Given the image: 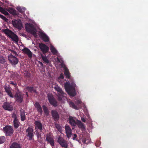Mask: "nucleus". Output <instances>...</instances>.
I'll return each mask as SVG.
<instances>
[{
	"mask_svg": "<svg viewBox=\"0 0 148 148\" xmlns=\"http://www.w3.org/2000/svg\"><path fill=\"white\" fill-rule=\"evenodd\" d=\"M2 31L6 35L11 38L12 40L16 42H18V36L11 30L9 29H6L2 30Z\"/></svg>",
	"mask_w": 148,
	"mask_h": 148,
	"instance_id": "f257e3e1",
	"label": "nucleus"
},
{
	"mask_svg": "<svg viewBox=\"0 0 148 148\" xmlns=\"http://www.w3.org/2000/svg\"><path fill=\"white\" fill-rule=\"evenodd\" d=\"M26 95H27V96H28V95H27V93H26Z\"/></svg>",
	"mask_w": 148,
	"mask_h": 148,
	"instance_id": "4d7b16f0",
	"label": "nucleus"
},
{
	"mask_svg": "<svg viewBox=\"0 0 148 148\" xmlns=\"http://www.w3.org/2000/svg\"><path fill=\"white\" fill-rule=\"evenodd\" d=\"M56 95L58 96V100L61 101L63 99H64L66 94V93H57Z\"/></svg>",
	"mask_w": 148,
	"mask_h": 148,
	"instance_id": "412c9836",
	"label": "nucleus"
},
{
	"mask_svg": "<svg viewBox=\"0 0 148 148\" xmlns=\"http://www.w3.org/2000/svg\"><path fill=\"white\" fill-rule=\"evenodd\" d=\"M55 86L54 87V88L56 91L58 92H63L62 89L58 86L57 84H55Z\"/></svg>",
	"mask_w": 148,
	"mask_h": 148,
	"instance_id": "7c9ffc66",
	"label": "nucleus"
},
{
	"mask_svg": "<svg viewBox=\"0 0 148 148\" xmlns=\"http://www.w3.org/2000/svg\"><path fill=\"white\" fill-rule=\"evenodd\" d=\"M10 87L6 86L5 89L6 92H10Z\"/></svg>",
	"mask_w": 148,
	"mask_h": 148,
	"instance_id": "a19ab883",
	"label": "nucleus"
},
{
	"mask_svg": "<svg viewBox=\"0 0 148 148\" xmlns=\"http://www.w3.org/2000/svg\"><path fill=\"white\" fill-rule=\"evenodd\" d=\"M13 26L18 29H20L22 27V24L20 20H14L12 21Z\"/></svg>",
	"mask_w": 148,
	"mask_h": 148,
	"instance_id": "9b49d317",
	"label": "nucleus"
},
{
	"mask_svg": "<svg viewBox=\"0 0 148 148\" xmlns=\"http://www.w3.org/2000/svg\"><path fill=\"white\" fill-rule=\"evenodd\" d=\"M69 121L70 124L72 126H75L76 125V123L75 120L71 116H69Z\"/></svg>",
	"mask_w": 148,
	"mask_h": 148,
	"instance_id": "5701e85b",
	"label": "nucleus"
},
{
	"mask_svg": "<svg viewBox=\"0 0 148 148\" xmlns=\"http://www.w3.org/2000/svg\"><path fill=\"white\" fill-rule=\"evenodd\" d=\"M46 138L47 141L51 146L53 147L54 145V141L53 136L50 133L47 134L46 136Z\"/></svg>",
	"mask_w": 148,
	"mask_h": 148,
	"instance_id": "1a4fd4ad",
	"label": "nucleus"
},
{
	"mask_svg": "<svg viewBox=\"0 0 148 148\" xmlns=\"http://www.w3.org/2000/svg\"><path fill=\"white\" fill-rule=\"evenodd\" d=\"M52 117L55 121H57L59 120V116L58 112L54 110H51V112Z\"/></svg>",
	"mask_w": 148,
	"mask_h": 148,
	"instance_id": "ddd939ff",
	"label": "nucleus"
},
{
	"mask_svg": "<svg viewBox=\"0 0 148 148\" xmlns=\"http://www.w3.org/2000/svg\"><path fill=\"white\" fill-rule=\"evenodd\" d=\"M57 61L58 62H60V59L58 58H57Z\"/></svg>",
	"mask_w": 148,
	"mask_h": 148,
	"instance_id": "5fc2aeb1",
	"label": "nucleus"
},
{
	"mask_svg": "<svg viewBox=\"0 0 148 148\" xmlns=\"http://www.w3.org/2000/svg\"><path fill=\"white\" fill-rule=\"evenodd\" d=\"M58 142L61 147L64 148L68 147V145L67 141L60 136L58 138Z\"/></svg>",
	"mask_w": 148,
	"mask_h": 148,
	"instance_id": "0eeeda50",
	"label": "nucleus"
},
{
	"mask_svg": "<svg viewBox=\"0 0 148 148\" xmlns=\"http://www.w3.org/2000/svg\"><path fill=\"white\" fill-rule=\"evenodd\" d=\"M75 103H77V105L80 104L82 103V102L80 99H77L75 102Z\"/></svg>",
	"mask_w": 148,
	"mask_h": 148,
	"instance_id": "a18cd8bd",
	"label": "nucleus"
},
{
	"mask_svg": "<svg viewBox=\"0 0 148 148\" xmlns=\"http://www.w3.org/2000/svg\"><path fill=\"white\" fill-rule=\"evenodd\" d=\"M77 137V134H74L73 137V139L74 140H76Z\"/></svg>",
	"mask_w": 148,
	"mask_h": 148,
	"instance_id": "8fccbe9b",
	"label": "nucleus"
},
{
	"mask_svg": "<svg viewBox=\"0 0 148 148\" xmlns=\"http://www.w3.org/2000/svg\"><path fill=\"white\" fill-rule=\"evenodd\" d=\"M0 12H1L6 15H8L9 14L3 8V10H1Z\"/></svg>",
	"mask_w": 148,
	"mask_h": 148,
	"instance_id": "79ce46f5",
	"label": "nucleus"
},
{
	"mask_svg": "<svg viewBox=\"0 0 148 148\" xmlns=\"http://www.w3.org/2000/svg\"><path fill=\"white\" fill-rule=\"evenodd\" d=\"M35 130L40 131L42 132L43 130V125L40 120L35 121L34 123Z\"/></svg>",
	"mask_w": 148,
	"mask_h": 148,
	"instance_id": "6e6552de",
	"label": "nucleus"
},
{
	"mask_svg": "<svg viewBox=\"0 0 148 148\" xmlns=\"http://www.w3.org/2000/svg\"><path fill=\"white\" fill-rule=\"evenodd\" d=\"M34 106L37 108V111L41 115L42 113V110L41 106L38 102L35 103Z\"/></svg>",
	"mask_w": 148,
	"mask_h": 148,
	"instance_id": "dca6fc26",
	"label": "nucleus"
},
{
	"mask_svg": "<svg viewBox=\"0 0 148 148\" xmlns=\"http://www.w3.org/2000/svg\"><path fill=\"white\" fill-rule=\"evenodd\" d=\"M22 51L24 53L27 54L29 57L30 58L32 57V53L29 49L25 47L22 49Z\"/></svg>",
	"mask_w": 148,
	"mask_h": 148,
	"instance_id": "f3484780",
	"label": "nucleus"
},
{
	"mask_svg": "<svg viewBox=\"0 0 148 148\" xmlns=\"http://www.w3.org/2000/svg\"><path fill=\"white\" fill-rule=\"evenodd\" d=\"M65 129L66 131V133L67 137L68 138H70L72 130L69 126L67 125H65Z\"/></svg>",
	"mask_w": 148,
	"mask_h": 148,
	"instance_id": "4468645a",
	"label": "nucleus"
},
{
	"mask_svg": "<svg viewBox=\"0 0 148 148\" xmlns=\"http://www.w3.org/2000/svg\"><path fill=\"white\" fill-rule=\"evenodd\" d=\"M25 134L26 136L29 137V140L34 139V130L32 127H28L26 130Z\"/></svg>",
	"mask_w": 148,
	"mask_h": 148,
	"instance_id": "423d86ee",
	"label": "nucleus"
},
{
	"mask_svg": "<svg viewBox=\"0 0 148 148\" xmlns=\"http://www.w3.org/2000/svg\"><path fill=\"white\" fill-rule=\"evenodd\" d=\"M6 140L5 137L4 136H1L0 137V144L3 143Z\"/></svg>",
	"mask_w": 148,
	"mask_h": 148,
	"instance_id": "f704fd0d",
	"label": "nucleus"
},
{
	"mask_svg": "<svg viewBox=\"0 0 148 148\" xmlns=\"http://www.w3.org/2000/svg\"><path fill=\"white\" fill-rule=\"evenodd\" d=\"M84 143H86V141H84Z\"/></svg>",
	"mask_w": 148,
	"mask_h": 148,
	"instance_id": "13d9d810",
	"label": "nucleus"
},
{
	"mask_svg": "<svg viewBox=\"0 0 148 148\" xmlns=\"http://www.w3.org/2000/svg\"><path fill=\"white\" fill-rule=\"evenodd\" d=\"M15 97L17 102L21 103L23 101V97L20 93H16Z\"/></svg>",
	"mask_w": 148,
	"mask_h": 148,
	"instance_id": "6ab92c4d",
	"label": "nucleus"
},
{
	"mask_svg": "<svg viewBox=\"0 0 148 148\" xmlns=\"http://www.w3.org/2000/svg\"><path fill=\"white\" fill-rule=\"evenodd\" d=\"M20 116L21 117V120L23 121L26 119L25 112L24 110L21 109L20 110Z\"/></svg>",
	"mask_w": 148,
	"mask_h": 148,
	"instance_id": "a211bd4d",
	"label": "nucleus"
},
{
	"mask_svg": "<svg viewBox=\"0 0 148 148\" xmlns=\"http://www.w3.org/2000/svg\"><path fill=\"white\" fill-rule=\"evenodd\" d=\"M69 103L70 107L75 110H78L79 109L77 105H75L73 102L72 101H70Z\"/></svg>",
	"mask_w": 148,
	"mask_h": 148,
	"instance_id": "cd10ccee",
	"label": "nucleus"
},
{
	"mask_svg": "<svg viewBox=\"0 0 148 148\" xmlns=\"http://www.w3.org/2000/svg\"><path fill=\"white\" fill-rule=\"evenodd\" d=\"M56 128L59 131H60L61 130V127L59 125H56Z\"/></svg>",
	"mask_w": 148,
	"mask_h": 148,
	"instance_id": "49530a36",
	"label": "nucleus"
},
{
	"mask_svg": "<svg viewBox=\"0 0 148 148\" xmlns=\"http://www.w3.org/2000/svg\"><path fill=\"white\" fill-rule=\"evenodd\" d=\"M13 124L14 128L15 129H17L19 127L20 123L18 119L16 120H14Z\"/></svg>",
	"mask_w": 148,
	"mask_h": 148,
	"instance_id": "4be33fe9",
	"label": "nucleus"
},
{
	"mask_svg": "<svg viewBox=\"0 0 148 148\" xmlns=\"http://www.w3.org/2000/svg\"><path fill=\"white\" fill-rule=\"evenodd\" d=\"M2 107L3 109L6 110L10 111L12 110V106L10 105V103L7 102H4Z\"/></svg>",
	"mask_w": 148,
	"mask_h": 148,
	"instance_id": "2eb2a0df",
	"label": "nucleus"
},
{
	"mask_svg": "<svg viewBox=\"0 0 148 148\" xmlns=\"http://www.w3.org/2000/svg\"><path fill=\"white\" fill-rule=\"evenodd\" d=\"M39 47L44 55L47 53L49 50V47L44 44L39 43Z\"/></svg>",
	"mask_w": 148,
	"mask_h": 148,
	"instance_id": "9d476101",
	"label": "nucleus"
},
{
	"mask_svg": "<svg viewBox=\"0 0 148 148\" xmlns=\"http://www.w3.org/2000/svg\"><path fill=\"white\" fill-rule=\"evenodd\" d=\"M8 95L12 97H13V95H12V93H8Z\"/></svg>",
	"mask_w": 148,
	"mask_h": 148,
	"instance_id": "603ef678",
	"label": "nucleus"
},
{
	"mask_svg": "<svg viewBox=\"0 0 148 148\" xmlns=\"http://www.w3.org/2000/svg\"><path fill=\"white\" fill-rule=\"evenodd\" d=\"M42 108L46 116H48L49 115V111L47 107L46 106L44 105L42 106Z\"/></svg>",
	"mask_w": 148,
	"mask_h": 148,
	"instance_id": "c85d7f7f",
	"label": "nucleus"
},
{
	"mask_svg": "<svg viewBox=\"0 0 148 148\" xmlns=\"http://www.w3.org/2000/svg\"><path fill=\"white\" fill-rule=\"evenodd\" d=\"M11 11L10 12L13 15H15L16 14V10H14L12 8L11 9Z\"/></svg>",
	"mask_w": 148,
	"mask_h": 148,
	"instance_id": "c03bdc74",
	"label": "nucleus"
},
{
	"mask_svg": "<svg viewBox=\"0 0 148 148\" xmlns=\"http://www.w3.org/2000/svg\"><path fill=\"white\" fill-rule=\"evenodd\" d=\"M35 132L37 138H41V134L40 132H38V130H35Z\"/></svg>",
	"mask_w": 148,
	"mask_h": 148,
	"instance_id": "4c0bfd02",
	"label": "nucleus"
},
{
	"mask_svg": "<svg viewBox=\"0 0 148 148\" xmlns=\"http://www.w3.org/2000/svg\"><path fill=\"white\" fill-rule=\"evenodd\" d=\"M18 76V75L16 73L12 72L11 74L10 77L13 79L17 78Z\"/></svg>",
	"mask_w": 148,
	"mask_h": 148,
	"instance_id": "473e14b6",
	"label": "nucleus"
},
{
	"mask_svg": "<svg viewBox=\"0 0 148 148\" xmlns=\"http://www.w3.org/2000/svg\"><path fill=\"white\" fill-rule=\"evenodd\" d=\"M41 56L43 61L47 64L49 63V61L46 56H44L43 54H41Z\"/></svg>",
	"mask_w": 148,
	"mask_h": 148,
	"instance_id": "c756f323",
	"label": "nucleus"
},
{
	"mask_svg": "<svg viewBox=\"0 0 148 148\" xmlns=\"http://www.w3.org/2000/svg\"><path fill=\"white\" fill-rule=\"evenodd\" d=\"M64 78V76L62 74L60 75V76L58 78L57 80L60 82L61 81V79H63Z\"/></svg>",
	"mask_w": 148,
	"mask_h": 148,
	"instance_id": "e433bc0d",
	"label": "nucleus"
},
{
	"mask_svg": "<svg viewBox=\"0 0 148 148\" xmlns=\"http://www.w3.org/2000/svg\"><path fill=\"white\" fill-rule=\"evenodd\" d=\"M9 148H22V147L20 144L17 142H14L11 145Z\"/></svg>",
	"mask_w": 148,
	"mask_h": 148,
	"instance_id": "aec40b11",
	"label": "nucleus"
},
{
	"mask_svg": "<svg viewBox=\"0 0 148 148\" xmlns=\"http://www.w3.org/2000/svg\"><path fill=\"white\" fill-rule=\"evenodd\" d=\"M40 65H41V66H43V64L42 63V62H40Z\"/></svg>",
	"mask_w": 148,
	"mask_h": 148,
	"instance_id": "6e6d98bb",
	"label": "nucleus"
},
{
	"mask_svg": "<svg viewBox=\"0 0 148 148\" xmlns=\"http://www.w3.org/2000/svg\"><path fill=\"white\" fill-rule=\"evenodd\" d=\"M64 74L66 78L69 79L70 78L71 76L70 73L68 69L66 68L65 69Z\"/></svg>",
	"mask_w": 148,
	"mask_h": 148,
	"instance_id": "b1692460",
	"label": "nucleus"
},
{
	"mask_svg": "<svg viewBox=\"0 0 148 148\" xmlns=\"http://www.w3.org/2000/svg\"><path fill=\"white\" fill-rule=\"evenodd\" d=\"M48 99L50 103L54 107L58 106V103L51 93H48L47 95Z\"/></svg>",
	"mask_w": 148,
	"mask_h": 148,
	"instance_id": "39448f33",
	"label": "nucleus"
},
{
	"mask_svg": "<svg viewBox=\"0 0 148 148\" xmlns=\"http://www.w3.org/2000/svg\"><path fill=\"white\" fill-rule=\"evenodd\" d=\"M50 49L51 52L53 55H56L58 53L57 50L54 47L51 45L50 47Z\"/></svg>",
	"mask_w": 148,
	"mask_h": 148,
	"instance_id": "bb28decb",
	"label": "nucleus"
},
{
	"mask_svg": "<svg viewBox=\"0 0 148 148\" xmlns=\"http://www.w3.org/2000/svg\"><path fill=\"white\" fill-rule=\"evenodd\" d=\"M12 117L14 119V120L18 119L15 113H14L12 114Z\"/></svg>",
	"mask_w": 148,
	"mask_h": 148,
	"instance_id": "37998d69",
	"label": "nucleus"
},
{
	"mask_svg": "<svg viewBox=\"0 0 148 148\" xmlns=\"http://www.w3.org/2000/svg\"><path fill=\"white\" fill-rule=\"evenodd\" d=\"M21 34V35L24 37H26L27 36L25 34H24V33H22Z\"/></svg>",
	"mask_w": 148,
	"mask_h": 148,
	"instance_id": "864d4df0",
	"label": "nucleus"
},
{
	"mask_svg": "<svg viewBox=\"0 0 148 148\" xmlns=\"http://www.w3.org/2000/svg\"><path fill=\"white\" fill-rule=\"evenodd\" d=\"M76 125H77L79 128H83L84 127L83 123L80 121L77 120Z\"/></svg>",
	"mask_w": 148,
	"mask_h": 148,
	"instance_id": "2f4dec72",
	"label": "nucleus"
},
{
	"mask_svg": "<svg viewBox=\"0 0 148 148\" xmlns=\"http://www.w3.org/2000/svg\"><path fill=\"white\" fill-rule=\"evenodd\" d=\"M42 40L45 42H47L49 41L48 37L45 34H42L41 35Z\"/></svg>",
	"mask_w": 148,
	"mask_h": 148,
	"instance_id": "a878e982",
	"label": "nucleus"
},
{
	"mask_svg": "<svg viewBox=\"0 0 148 148\" xmlns=\"http://www.w3.org/2000/svg\"><path fill=\"white\" fill-rule=\"evenodd\" d=\"M16 9L20 12L22 13L24 12L25 8L20 7H18Z\"/></svg>",
	"mask_w": 148,
	"mask_h": 148,
	"instance_id": "c9c22d12",
	"label": "nucleus"
},
{
	"mask_svg": "<svg viewBox=\"0 0 148 148\" xmlns=\"http://www.w3.org/2000/svg\"><path fill=\"white\" fill-rule=\"evenodd\" d=\"M3 131L6 136H11L14 132L13 127L10 125H6L3 128Z\"/></svg>",
	"mask_w": 148,
	"mask_h": 148,
	"instance_id": "20e7f679",
	"label": "nucleus"
},
{
	"mask_svg": "<svg viewBox=\"0 0 148 148\" xmlns=\"http://www.w3.org/2000/svg\"><path fill=\"white\" fill-rule=\"evenodd\" d=\"M81 120L83 122H86V120H85V119L84 118L82 117L81 118Z\"/></svg>",
	"mask_w": 148,
	"mask_h": 148,
	"instance_id": "3c124183",
	"label": "nucleus"
},
{
	"mask_svg": "<svg viewBox=\"0 0 148 148\" xmlns=\"http://www.w3.org/2000/svg\"><path fill=\"white\" fill-rule=\"evenodd\" d=\"M25 89L28 91L29 92H36L35 89L32 86H27L25 88Z\"/></svg>",
	"mask_w": 148,
	"mask_h": 148,
	"instance_id": "393cba45",
	"label": "nucleus"
},
{
	"mask_svg": "<svg viewBox=\"0 0 148 148\" xmlns=\"http://www.w3.org/2000/svg\"><path fill=\"white\" fill-rule=\"evenodd\" d=\"M11 52L12 53L14 54L15 56H18V55L17 53L15 51L13 50H12Z\"/></svg>",
	"mask_w": 148,
	"mask_h": 148,
	"instance_id": "09e8293b",
	"label": "nucleus"
},
{
	"mask_svg": "<svg viewBox=\"0 0 148 148\" xmlns=\"http://www.w3.org/2000/svg\"><path fill=\"white\" fill-rule=\"evenodd\" d=\"M64 86L67 92H73L75 91V86L74 83L71 85L69 82H67L64 83Z\"/></svg>",
	"mask_w": 148,
	"mask_h": 148,
	"instance_id": "7ed1b4c3",
	"label": "nucleus"
},
{
	"mask_svg": "<svg viewBox=\"0 0 148 148\" xmlns=\"http://www.w3.org/2000/svg\"><path fill=\"white\" fill-rule=\"evenodd\" d=\"M25 28L27 32L33 34L34 36H37L36 28L32 24L30 23H27L25 25Z\"/></svg>",
	"mask_w": 148,
	"mask_h": 148,
	"instance_id": "f03ea898",
	"label": "nucleus"
},
{
	"mask_svg": "<svg viewBox=\"0 0 148 148\" xmlns=\"http://www.w3.org/2000/svg\"><path fill=\"white\" fill-rule=\"evenodd\" d=\"M71 97H74L76 95V93H67Z\"/></svg>",
	"mask_w": 148,
	"mask_h": 148,
	"instance_id": "de8ad7c7",
	"label": "nucleus"
},
{
	"mask_svg": "<svg viewBox=\"0 0 148 148\" xmlns=\"http://www.w3.org/2000/svg\"><path fill=\"white\" fill-rule=\"evenodd\" d=\"M6 62L5 58L3 56H0V63L1 64H5Z\"/></svg>",
	"mask_w": 148,
	"mask_h": 148,
	"instance_id": "72a5a7b5",
	"label": "nucleus"
},
{
	"mask_svg": "<svg viewBox=\"0 0 148 148\" xmlns=\"http://www.w3.org/2000/svg\"><path fill=\"white\" fill-rule=\"evenodd\" d=\"M8 57V60L11 64L16 65L18 64V58L15 56L11 54Z\"/></svg>",
	"mask_w": 148,
	"mask_h": 148,
	"instance_id": "f8f14e48",
	"label": "nucleus"
},
{
	"mask_svg": "<svg viewBox=\"0 0 148 148\" xmlns=\"http://www.w3.org/2000/svg\"><path fill=\"white\" fill-rule=\"evenodd\" d=\"M9 84L13 85L15 88H16L17 86V84L13 81H10L9 82Z\"/></svg>",
	"mask_w": 148,
	"mask_h": 148,
	"instance_id": "ea45409f",
	"label": "nucleus"
},
{
	"mask_svg": "<svg viewBox=\"0 0 148 148\" xmlns=\"http://www.w3.org/2000/svg\"><path fill=\"white\" fill-rule=\"evenodd\" d=\"M0 17L5 22H7L8 21V20L5 16L1 14H0Z\"/></svg>",
	"mask_w": 148,
	"mask_h": 148,
	"instance_id": "58836bf2",
	"label": "nucleus"
}]
</instances>
